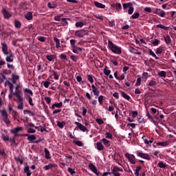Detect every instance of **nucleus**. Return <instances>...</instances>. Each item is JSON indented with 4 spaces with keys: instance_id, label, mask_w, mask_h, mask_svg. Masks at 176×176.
I'll use <instances>...</instances> for the list:
<instances>
[{
    "instance_id": "1",
    "label": "nucleus",
    "mask_w": 176,
    "mask_h": 176,
    "mask_svg": "<svg viewBox=\"0 0 176 176\" xmlns=\"http://www.w3.org/2000/svg\"><path fill=\"white\" fill-rule=\"evenodd\" d=\"M108 47L115 54H120L122 53V47L114 44L111 40L108 41Z\"/></svg>"
},
{
    "instance_id": "2",
    "label": "nucleus",
    "mask_w": 176,
    "mask_h": 176,
    "mask_svg": "<svg viewBox=\"0 0 176 176\" xmlns=\"http://www.w3.org/2000/svg\"><path fill=\"white\" fill-rule=\"evenodd\" d=\"M74 124L76 125V127L74 129V130L79 129L80 131H82V133H89V129L85 125L82 124L80 122H75Z\"/></svg>"
},
{
    "instance_id": "3",
    "label": "nucleus",
    "mask_w": 176,
    "mask_h": 176,
    "mask_svg": "<svg viewBox=\"0 0 176 176\" xmlns=\"http://www.w3.org/2000/svg\"><path fill=\"white\" fill-rule=\"evenodd\" d=\"M0 113L3 118V122H4L6 124H10V120H9L8 111H6V110H0Z\"/></svg>"
},
{
    "instance_id": "4",
    "label": "nucleus",
    "mask_w": 176,
    "mask_h": 176,
    "mask_svg": "<svg viewBox=\"0 0 176 176\" xmlns=\"http://www.w3.org/2000/svg\"><path fill=\"white\" fill-rule=\"evenodd\" d=\"M75 36H78V38H83V36H86V35H89V31L85 30H77L74 32Z\"/></svg>"
},
{
    "instance_id": "5",
    "label": "nucleus",
    "mask_w": 176,
    "mask_h": 176,
    "mask_svg": "<svg viewBox=\"0 0 176 176\" xmlns=\"http://www.w3.org/2000/svg\"><path fill=\"white\" fill-rule=\"evenodd\" d=\"M16 102L18 104L17 109H23L24 107V98L22 96H18L16 97Z\"/></svg>"
},
{
    "instance_id": "6",
    "label": "nucleus",
    "mask_w": 176,
    "mask_h": 176,
    "mask_svg": "<svg viewBox=\"0 0 176 176\" xmlns=\"http://www.w3.org/2000/svg\"><path fill=\"white\" fill-rule=\"evenodd\" d=\"M125 157L126 159H128L131 164H135V156H134V155L127 153L125 154Z\"/></svg>"
},
{
    "instance_id": "7",
    "label": "nucleus",
    "mask_w": 176,
    "mask_h": 176,
    "mask_svg": "<svg viewBox=\"0 0 176 176\" xmlns=\"http://www.w3.org/2000/svg\"><path fill=\"white\" fill-rule=\"evenodd\" d=\"M111 171H112V174L114 176H120L121 175L120 173H119V171H121L122 173H123V169L118 166H114Z\"/></svg>"
},
{
    "instance_id": "8",
    "label": "nucleus",
    "mask_w": 176,
    "mask_h": 176,
    "mask_svg": "<svg viewBox=\"0 0 176 176\" xmlns=\"http://www.w3.org/2000/svg\"><path fill=\"white\" fill-rule=\"evenodd\" d=\"M153 13L155 14H157L158 16H160V17H166V12H164L163 10L156 8Z\"/></svg>"
},
{
    "instance_id": "9",
    "label": "nucleus",
    "mask_w": 176,
    "mask_h": 176,
    "mask_svg": "<svg viewBox=\"0 0 176 176\" xmlns=\"http://www.w3.org/2000/svg\"><path fill=\"white\" fill-rule=\"evenodd\" d=\"M137 155L139 156V157H142V159H145L146 160H151V155L147 153L138 152Z\"/></svg>"
},
{
    "instance_id": "10",
    "label": "nucleus",
    "mask_w": 176,
    "mask_h": 176,
    "mask_svg": "<svg viewBox=\"0 0 176 176\" xmlns=\"http://www.w3.org/2000/svg\"><path fill=\"white\" fill-rule=\"evenodd\" d=\"M14 55L13 54V53L12 52H9L8 54L6 57V60L7 61V63H13L14 60Z\"/></svg>"
},
{
    "instance_id": "11",
    "label": "nucleus",
    "mask_w": 176,
    "mask_h": 176,
    "mask_svg": "<svg viewBox=\"0 0 176 176\" xmlns=\"http://www.w3.org/2000/svg\"><path fill=\"white\" fill-rule=\"evenodd\" d=\"M1 13L4 17V19H10V16H12V14L9 12V11L6 10V8H3L1 10Z\"/></svg>"
},
{
    "instance_id": "12",
    "label": "nucleus",
    "mask_w": 176,
    "mask_h": 176,
    "mask_svg": "<svg viewBox=\"0 0 176 176\" xmlns=\"http://www.w3.org/2000/svg\"><path fill=\"white\" fill-rule=\"evenodd\" d=\"M1 50L4 56H8L9 54V52H8V44L1 43Z\"/></svg>"
},
{
    "instance_id": "13",
    "label": "nucleus",
    "mask_w": 176,
    "mask_h": 176,
    "mask_svg": "<svg viewBox=\"0 0 176 176\" xmlns=\"http://www.w3.org/2000/svg\"><path fill=\"white\" fill-rule=\"evenodd\" d=\"M111 8H115L117 12H120L122 10V4L120 3H113L111 4Z\"/></svg>"
},
{
    "instance_id": "14",
    "label": "nucleus",
    "mask_w": 176,
    "mask_h": 176,
    "mask_svg": "<svg viewBox=\"0 0 176 176\" xmlns=\"http://www.w3.org/2000/svg\"><path fill=\"white\" fill-rule=\"evenodd\" d=\"M91 87H92V91L94 96H96V97H98L100 96V90L98 89V88L95 87L94 85H92Z\"/></svg>"
},
{
    "instance_id": "15",
    "label": "nucleus",
    "mask_w": 176,
    "mask_h": 176,
    "mask_svg": "<svg viewBox=\"0 0 176 176\" xmlns=\"http://www.w3.org/2000/svg\"><path fill=\"white\" fill-rule=\"evenodd\" d=\"M20 131H23V127L21 126H17L10 130L12 134H16V133H20Z\"/></svg>"
},
{
    "instance_id": "16",
    "label": "nucleus",
    "mask_w": 176,
    "mask_h": 176,
    "mask_svg": "<svg viewBox=\"0 0 176 176\" xmlns=\"http://www.w3.org/2000/svg\"><path fill=\"white\" fill-rule=\"evenodd\" d=\"M24 136L28 137V140L30 142H32V141H35V140H36V136H35V135L24 134Z\"/></svg>"
},
{
    "instance_id": "17",
    "label": "nucleus",
    "mask_w": 176,
    "mask_h": 176,
    "mask_svg": "<svg viewBox=\"0 0 176 176\" xmlns=\"http://www.w3.org/2000/svg\"><path fill=\"white\" fill-rule=\"evenodd\" d=\"M82 50H83V48H82V47H79L77 46L72 47V52H73V53H75L76 54H79V52H82Z\"/></svg>"
},
{
    "instance_id": "18",
    "label": "nucleus",
    "mask_w": 176,
    "mask_h": 176,
    "mask_svg": "<svg viewBox=\"0 0 176 176\" xmlns=\"http://www.w3.org/2000/svg\"><path fill=\"white\" fill-rule=\"evenodd\" d=\"M24 173H26L27 176L32 175V172L30 170V166L28 165H25Z\"/></svg>"
},
{
    "instance_id": "19",
    "label": "nucleus",
    "mask_w": 176,
    "mask_h": 176,
    "mask_svg": "<svg viewBox=\"0 0 176 176\" xmlns=\"http://www.w3.org/2000/svg\"><path fill=\"white\" fill-rule=\"evenodd\" d=\"M129 51L130 52V53H132L133 54H138L139 56H140L141 54V52H138V50L133 47H129Z\"/></svg>"
},
{
    "instance_id": "20",
    "label": "nucleus",
    "mask_w": 176,
    "mask_h": 176,
    "mask_svg": "<svg viewBox=\"0 0 176 176\" xmlns=\"http://www.w3.org/2000/svg\"><path fill=\"white\" fill-rule=\"evenodd\" d=\"M164 40L166 45H171L173 43V41H171V38L168 35L164 36Z\"/></svg>"
},
{
    "instance_id": "21",
    "label": "nucleus",
    "mask_w": 176,
    "mask_h": 176,
    "mask_svg": "<svg viewBox=\"0 0 176 176\" xmlns=\"http://www.w3.org/2000/svg\"><path fill=\"white\" fill-rule=\"evenodd\" d=\"M94 5L95 6H96V8H98L99 9H105V5L98 1H94Z\"/></svg>"
},
{
    "instance_id": "22",
    "label": "nucleus",
    "mask_w": 176,
    "mask_h": 176,
    "mask_svg": "<svg viewBox=\"0 0 176 176\" xmlns=\"http://www.w3.org/2000/svg\"><path fill=\"white\" fill-rule=\"evenodd\" d=\"M23 93H25V96H28V94L30 96H34L32 91L28 88L23 89Z\"/></svg>"
},
{
    "instance_id": "23",
    "label": "nucleus",
    "mask_w": 176,
    "mask_h": 176,
    "mask_svg": "<svg viewBox=\"0 0 176 176\" xmlns=\"http://www.w3.org/2000/svg\"><path fill=\"white\" fill-rule=\"evenodd\" d=\"M45 58H47V60H48V61H54V60H56V58H57V57L56 56V55H47L45 56Z\"/></svg>"
},
{
    "instance_id": "24",
    "label": "nucleus",
    "mask_w": 176,
    "mask_h": 176,
    "mask_svg": "<svg viewBox=\"0 0 176 176\" xmlns=\"http://www.w3.org/2000/svg\"><path fill=\"white\" fill-rule=\"evenodd\" d=\"M96 149L98 151H104V145H102V142H98L96 143Z\"/></svg>"
},
{
    "instance_id": "25",
    "label": "nucleus",
    "mask_w": 176,
    "mask_h": 176,
    "mask_svg": "<svg viewBox=\"0 0 176 176\" xmlns=\"http://www.w3.org/2000/svg\"><path fill=\"white\" fill-rule=\"evenodd\" d=\"M47 6L50 9H56V8H57V4L56 2H52V3L49 2L47 3Z\"/></svg>"
},
{
    "instance_id": "26",
    "label": "nucleus",
    "mask_w": 176,
    "mask_h": 176,
    "mask_svg": "<svg viewBox=\"0 0 176 176\" xmlns=\"http://www.w3.org/2000/svg\"><path fill=\"white\" fill-rule=\"evenodd\" d=\"M102 141L104 145H105V146H107V148H109V146H111V142L109 140L103 138Z\"/></svg>"
},
{
    "instance_id": "27",
    "label": "nucleus",
    "mask_w": 176,
    "mask_h": 176,
    "mask_svg": "<svg viewBox=\"0 0 176 176\" xmlns=\"http://www.w3.org/2000/svg\"><path fill=\"white\" fill-rule=\"evenodd\" d=\"M163 52H164V47L160 46L156 49L155 53L156 54H162Z\"/></svg>"
},
{
    "instance_id": "28",
    "label": "nucleus",
    "mask_w": 176,
    "mask_h": 176,
    "mask_svg": "<svg viewBox=\"0 0 176 176\" xmlns=\"http://www.w3.org/2000/svg\"><path fill=\"white\" fill-rule=\"evenodd\" d=\"M63 107V102H60L59 103H54L52 106V109H54V108H61Z\"/></svg>"
},
{
    "instance_id": "29",
    "label": "nucleus",
    "mask_w": 176,
    "mask_h": 176,
    "mask_svg": "<svg viewBox=\"0 0 176 176\" xmlns=\"http://www.w3.org/2000/svg\"><path fill=\"white\" fill-rule=\"evenodd\" d=\"M25 18L26 19V20H32V12H28L26 13V14H25Z\"/></svg>"
},
{
    "instance_id": "30",
    "label": "nucleus",
    "mask_w": 176,
    "mask_h": 176,
    "mask_svg": "<svg viewBox=\"0 0 176 176\" xmlns=\"http://www.w3.org/2000/svg\"><path fill=\"white\" fill-rule=\"evenodd\" d=\"M13 94L14 95V97H21L23 96V94L21 93V90L20 89L15 90Z\"/></svg>"
},
{
    "instance_id": "31",
    "label": "nucleus",
    "mask_w": 176,
    "mask_h": 176,
    "mask_svg": "<svg viewBox=\"0 0 176 176\" xmlns=\"http://www.w3.org/2000/svg\"><path fill=\"white\" fill-rule=\"evenodd\" d=\"M121 96L125 98V100H127L128 101H130V100L131 99V98L130 97V96L127 95V94H126L124 91L121 92Z\"/></svg>"
},
{
    "instance_id": "32",
    "label": "nucleus",
    "mask_w": 176,
    "mask_h": 176,
    "mask_svg": "<svg viewBox=\"0 0 176 176\" xmlns=\"http://www.w3.org/2000/svg\"><path fill=\"white\" fill-rule=\"evenodd\" d=\"M14 26H15V28H18V29L21 28V22H20V21L19 20L15 19Z\"/></svg>"
},
{
    "instance_id": "33",
    "label": "nucleus",
    "mask_w": 176,
    "mask_h": 176,
    "mask_svg": "<svg viewBox=\"0 0 176 176\" xmlns=\"http://www.w3.org/2000/svg\"><path fill=\"white\" fill-rule=\"evenodd\" d=\"M103 72H104V75H106V76H109V75L111 74V70L108 69L107 66L104 67Z\"/></svg>"
},
{
    "instance_id": "34",
    "label": "nucleus",
    "mask_w": 176,
    "mask_h": 176,
    "mask_svg": "<svg viewBox=\"0 0 176 176\" xmlns=\"http://www.w3.org/2000/svg\"><path fill=\"white\" fill-rule=\"evenodd\" d=\"M56 123H57V126H58V127H59V129H64V126H65V122L58 121V122H56Z\"/></svg>"
},
{
    "instance_id": "35",
    "label": "nucleus",
    "mask_w": 176,
    "mask_h": 176,
    "mask_svg": "<svg viewBox=\"0 0 176 176\" xmlns=\"http://www.w3.org/2000/svg\"><path fill=\"white\" fill-rule=\"evenodd\" d=\"M23 113L25 115V113H28L30 115V116H35V113L34 111H32L30 110H24Z\"/></svg>"
},
{
    "instance_id": "36",
    "label": "nucleus",
    "mask_w": 176,
    "mask_h": 176,
    "mask_svg": "<svg viewBox=\"0 0 176 176\" xmlns=\"http://www.w3.org/2000/svg\"><path fill=\"white\" fill-rule=\"evenodd\" d=\"M56 164H50L48 165H46L44 166L45 170H50V168H53V167H55Z\"/></svg>"
},
{
    "instance_id": "37",
    "label": "nucleus",
    "mask_w": 176,
    "mask_h": 176,
    "mask_svg": "<svg viewBox=\"0 0 176 176\" xmlns=\"http://www.w3.org/2000/svg\"><path fill=\"white\" fill-rule=\"evenodd\" d=\"M89 168H90L91 171H93L94 173H96V170H97L96 166L91 163L89 164Z\"/></svg>"
},
{
    "instance_id": "38",
    "label": "nucleus",
    "mask_w": 176,
    "mask_h": 176,
    "mask_svg": "<svg viewBox=\"0 0 176 176\" xmlns=\"http://www.w3.org/2000/svg\"><path fill=\"white\" fill-rule=\"evenodd\" d=\"M157 28H161L162 30H164L165 31H168V28H169L168 27L164 26L162 24L157 25Z\"/></svg>"
},
{
    "instance_id": "39",
    "label": "nucleus",
    "mask_w": 176,
    "mask_h": 176,
    "mask_svg": "<svg viewBox=\"0 0 176 176\" xmlns=\"http://www.w3.org/2000/svg\"><path fill=\"white\" fill-rule=\"evenodd\" d=\"M148 54H150V56H152V57H154V58H155V60H159V57H157V56H156L155 54V52H153V51H152V50H149Z\"/></svg>"
},
{
    "instance_id": "40",
    "label": "nucleus",
    "mask_w": 176,
    "mask_h": 176,
    "mask_svg": "<svg viewBox=\"0 0 176 176\" xmlns=\"http://www.w3.org/2000/svg\"><path fill=\"white\" fill-rule=\"evenodd\" d=\"M26 100H28V102L31 107H34V104L32 103V98H31L30 95L26 96Z\"/></svg>"
},
{
    "instance_id": "41",
    "label": "nucleus",
    "mask_w": 176,
    "mask_h": 176,
    "mask_svg": "<svg viewBox=\"0 0 176 176\" xmlns=\"http://www.w3.org/2000/svg\"><path fill=\"white\" fill-rule=\"evenodd\" d=\"M74 144H76L78 146H83V142L80 140H74L73 141Z\"/></svg>"
},
{
    "instance_id": "42",
    "label": "nucleus",
    "mask_w": 176,
    "mask_h": 176,
    "mask_svg": "<svg viewBox=\"0 0 176 176\" xmlns=\"http://www.w3.org/2000/svg\"><path fill=\"white\" fill-rule=\"evenodd\" d=\"M45 153V159H50V152L47 148H44Z\"/></svg>"
},
{
    "instance_id": "43",
    "label": "nucleus",
    "mask_w": 176,
    "mask_h": 176,
    "mask_svg": "<svg viewBox=\"0 0 176 176\" xmlns=\"http://www.w3.org/2000/svg\"><path fill=\"white\" fill-rule=\"evenodd\" d=\"M157 145L158 146H167V145H168V142H157Z\"/></svg>"
},
{
    "instance_id": "44",
    "label": "nucleus",
    "mask_w": 176,
    "mask_h": 176,
    "mask_svg": "<svg viewBox=\"0 0 176 176\" xmlns=\"http://www.w3.org/2000/svg\"><path fill=\"white\" fill-rule=\"evenodd\" d=\"M85 25V23L83 22L78 21L76 23V27L77 28H82Z\"/></svg>"
},
{
    "instance_id": "45",
    "label": "nucleus",
    "mask_w": 176,
    "mask_h": 176,
    "mask_svg": "<svg viewBox=\"0 0 176 176\" xmlns=\"http://www.w3.org/2000/svg\"><path fill=\"white\" fill-rule=\"evenodd\" d=\"M167 73L164 71H161L158 73V76H161V78H166Z\"/></svg>"
},
{
    "instance_id": "46",
    "label": "nucleus",
    "mask_w": 176,
    "mask_h": 176,
    "mask_svg": "<svg viewBox=\"0 0 176 176\" xmlns=\"http://www.w3.org/2000/svg\"><path fill=\"white\" fill-rule=\"evenodd\" d=\"M2 72L4 74V75H10V74H12V70L8 69H3L2 70Z\"/></svg>"
},
{
    "instance_id": "47",
    "label": "nucleus",
    "mask_w": 176,
    "mask_h": 176,
    "mask_svg": "<svg viewBox=\"0 0 176 176\" xmlns=\"http://www.w3.org/2000/svg\"><path fill=\"white\" fill-rule=\"evenodd\" d=\"M157 85V82L155 80H150L148 82V86H150L151 87H153V86H156Z\"/></svg>"
},
{
    "instance_id": "48",
    "label": "nucleus",
    "mask_w": 176,
    "mask_h": 176,
    "mask_svg": "<svg viewBox=\"0 0 176 176\" xmlns=\"http://www.w3.org/2000/svg\"><path fill=\"white\" fill-rule=\"evenodd\" d=\"M98 102L100 105H102V104H104V96L101 95L98 97Z\"/></svg>"
},
{
    "instance_id": "49",
    "label": "nucleus",
    "mask_w": 176,
    "mask_h": 176,
    "mask_svg": "<svg viewBox=\"0 0 176 176\" xmlns=\"http://www.w3.org/2000/svg\"><path fill=\"white\" fill-rule=\"evenodd\" d=\"M71 60L74 61V63H76L78 60H79V57L75 56V55H72L70 56Z\"/></svg>"
},
{
    "instance_id": "50",
    "label": "nucleus",
    "mask_w": 176,
    "mask_h": 176,
    "mask_svg": "<svg viewBox=\"0 0 176 176\" xmlns=\"http://www.w3.org/2000/svg\"><path fill=\"white\" fill-rule=\"evenodd\" d=\"M140 17V12H134L131 16V19H138Z\"/></svg>"
},
{
    "instance_id": "51",
    "label": "nucleus",
    "mask_w": 176,
    "mask_h": 176,
    "mask_svg": "<svg viewBox=\"0 0 176 176\" xmlns=\"http://www.w3.org/2000/svg\"><path fill=\"white\" fill-rule=\"evenodd\" d=\"M8 86L10 87V93H14L13 91V84H12V82L10 81H8Z\"/></svg>"
},
{
    "instance_id": "52",
    "label": "nucleus",
    "mask_w": 176,
    "mask_h": 176,
    "mask_svg": "<svg viewBox=\"0 0 176 176\" xmlns=\"http://www.w3.org/2000/svg\"><path fill=\"white\" fill-rule=\"evenodd\" d=\"M67 171L68 173H69V174H71V175H74V174H76V172H75V170L73 169L72 168H68Z\"/></svg>"
},
{
    "instance_id": "53",
    "label": "nucleus",
    "mask_w": 176,
    "mask_h": 176,
    "mask_svg": "<svg viewBox=\"0 0 176 176\" xmlns=\"http://www.w3.org/2000/svg\"><path fill=\"white\" fill-rule=\"evenodd\" d=\"M159 43H160V41H159L157 38H155L154 41L152 42L153 46H157Z\"/></svg>"
},
{
    "instance_id": "54",
    "label": "nucleus",
    "mask_w": 176,
    "mask_h": 176,
    "mask_svg": "<svg viewBox=\"0 0 176 176\" xmlns=\"http://www.w3.org/2000/svg\"><path fill=\"white\" fill-rule=\"evenodd\" d=\"M4 65H6V62L3 59H0V69L2 67H4Z\"/></svg>"
},
{
    "instance_id": "55",
    "label": "nucleus",
    "mask_w": 176,
    "mask_h": 176,
    "mask_svg": "<svg viewBox=\"0 0 176 176\" xmlns=\"http://www.w3.org/2000/svg\"><path fill=\"white\" fill-rule=\"evenodd\" d=\"M28 133L29 134H34V133H36V131L32 128H29V129H28Z\"/></svg>"
},
{
    "instance_id": "56",
    "label": "nucleus",
    "mask_w": 176,
    "mask_h": 176,
    "mask_svg": "<svg viewBox=\"0 0 176 176\" xmlns=\"http://www.w3.org/2000/svg\"><path fill=\"white\" fill-rule=\"evenodd\" d=\"M158 166H159L160 168H166V164H164V163L163 162H160L158 163Z\"/></svg>"
},
{
    "instance_id": "57",
    "label": "nucleus",
    "mask_w": 176,
    "mask_h": 176,
    "mask_svg": "<svg viewBox=\"0 0 176 176\" xmlns=\"http://www.w3.org/2000/svg\"><path fill=\"white\" fill-rule=\"evenodd\" d=\"M12 113L14 119H17V116H19V113H17V111L12 110Z\"/></svg>"
},
{
    "instance_id": "58",
    "label": "nucleus",
    "mask_w": 176,
    "mask_h": 176,
    "mask_svg": "<svg viewBox=\"0 0 176 176\" xmlns=\"http://www.w3.org/2000/svg\"><path fill=\"white\" fill-rule=\"evenodd\" d=\"M59 57L60 60H65V61L68 60V58H67V55L65 54H61Z\"/></svg>"
},
{
    "instance_id": "59",
    "label": "nucleus",
    "mask_w": 176,
    "mask_h": 176,
    "mask_svg": "<svg viewBox=\"0 0 176 176\" xmlns=\"http://www.w3.org/2000/svg\"><path fill=\"white\" fill-rule=\"evenodd\" d=\"M87 79L89 80V82H90V83H94V79L93 78V76L91 75H88L87 76Z\"/></svg>"
},
{
    "instance_id": "60",
    "label": "nucleus",
    "mask_w": 176,
    "mask_h": 176,
    "mask_svg": "<svg viewBox=\"0 0 176 176\" xmlns=\"http://www.w3.org/2000/svg\"><path fill=\"white\" fill-rule=\"evenodd\" d=\"M96 122L98 123V124H99L100 126H101V124H104V120H102V119L101 118H98L96 120Z\"/></svg>"
},
{
    "instance_id": "61",
    "label": "nucleus",
    "mask_w": 176,
    "mask_h": 176,
    "mask_svg": "<svg viewBox=\"0 0 176 176\" xmlns=\"http://www.w3.org/2000/svg\"><path fill=\"white\" fill-rule=\"evenodd\" d=\"M109 27H115L116 24H115V20L112 19L111 21H109Z\"/></svg>"
},
{
    "instance_id": "62",
    "label": "nucleus",
    "mask_w": 176,
    "mask_h": 176,
    "mask_svg": "<svg viewBox=\"0 0 176 176\" xmlns=\"http://www.w3.org/2000/svg\"><path fill=\"white\" fill-rule=\"evenodd\" d=\"M142 79H144L145 80H148V72H144L142 74Z\"/></svg>"
},
{
    "instance_id": "63",
    "label": "nucleus",
    "mask_w": 176,
    "mask_h": 176,
    "mask_svg": "<svg viewBox=\"0 0 176 176\" xmlns=\"http://www.w3.org/2000/svg\"><path fill=\"white\" fill-rule=\"evenodd\" d=\"M1 138L3 141H10L9 135H2Z\"/></svg>"
},
{
    "instance_id": "64",
    "label": "nucleus",
    "mask_w": 176,
    "mask_h": 176,
    "mask_svg": "<svg viewBox=\"0 0 176 176\" xmlns=\"http://www.w3.org/2000/svg\"><path fill=\"white\" fill-rule=\"evenodd\" d=\"M36 39H38V41H39L40 42H45V41H46V38L41 36H38L36 38Z\"/></svg>"
}]
</instances>
